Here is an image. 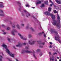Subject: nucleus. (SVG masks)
I'll return each instance as SVG.
<instances>
[{
    "instance_id": "nucleus-1",
    "label": "nucleus",
    "mask_w": 61,
    "mask_h": 61,
    "mask_svg": "<svg viewBox=\"0 0 61 61\" xmlns=\"http://www.w3.org/2000/svg\"><path fill=\"white\" fill-rule=\"evenodd\" d=\"M2 46L4 48H5L6 49V52H7L8 54L10 56H11L12 57H13V58H14L15 57V54H13L12 53L10 52V51H9V50L7 48V47H6V45H5V44H3L2 45Z\"/></svg>"
},
{
    "instance_id": "nucleus-2",
    "label": "nucleus",
    "mask_w": 61,
    "mask_h": 61,
    "mask_svg": "<svg viewBox=\"0 0 61 61\" xmlns=\"http://www.w3.org/2000/svg\"><path fill=\"white\" fill-rule=\"evenodd\" d=\"M57 18L58 20V22L59 23V24L57 23L56 20H54V22L52 23V24L54 25H56L58 26V25H59L60 24V17L59 16V15L58 14L57 15Z\"/></svg>"
},
{
    "instance_id": "nucleus-3",
    "label": "nucleus",
    "mask_w": 61,
    "mask_h": 61,
    "mask_svg": "<svg viewBox=\"0 0 61 61\" xmlns=\"http://www.w3.org/2000/svg\"><path fill=\"white\" fill-rule=\"evenodd\" d=\"M44 14L47 15H50L53 19H54L55 18V15H53L52 14L50 13L49 12H48V11H46L44 12Z\"/></svg>"
},
{
    "instance_id": "nucleus-4",
    "label": "nucleus",
    "mask_w": 61,
    "mask_h": 61,
    "mask_svg": "<svg viewBox=\"0 0 61 61\" xmlns=\"http://www.w3.org/2000/svg\"><path fill=\"white\" fill-rule=\"evenodd\" d=\"M25 52L28 53H32V52L31 51H25L24 50H22L21 51L22 54H24Z\"/></svg>"
},
{
    "instance_id": "nucleus-5",
    "label": "nucleus",
    "mask_w": 61,
    "mask_h": 61,
    "mask_svg": "<svg viewBox=\"0 0 61 61\" xmlns=\"http://www.w3.org/2000/svg\"><path fill=\"white\" fill-rule=\"evenodd\" d=\"M4 12L5 11L4 10H0V16L5 15Z\"/></svg>"
},
{
    "instance_id": "nucleus-6",
    "label": "nucleus",
    "mask_w": 61,
    "mask_h": 61,
    "mask_svg": "<svg viewBox=\"0 0 61 61\" xmlns=\"http://www.w3.org/2000/svg\"><path fill=\"white\" fill-rule=\"evenodd\" d=\"M35 42L36 41H29V44H30V45H34V44H35Z\"/></svg>"
},
{
    "instance_id": "nucleus-7",
    "label": "nucleus",
    "mask_w": 61,
    "mask_h": 61,
    "mask_svg": "<svg viewBox=\"0 0 61 61\" xmlns=\"http://www.w3.org/2000/svg\"><path fill=\"white\" fill-rule=\"evenodd\" d=\"M18 35H19V36H20V37L22 39H23L24 40H26V39H26V38H24L22 36V35H21V34L20 33H19L18 34Z\"/></svg>"
},
{
    "instance_id": "nucleus-8",
    "label": "nucleus",
    "mask_w": 61,
    "mask_h": 61,
    "mask_svg": "<svg viewBox=\"0 0 61 61\" xmlns=\"http://www.w3.org/2000/svg\"><path fill=\"white\" fill-rule=\"evenodd\" d=\"M22 46V44L21 43H19L18 45H16V47H21Z\"/></svg>"
},
{
    "instance_id": "nucleus-9",
    "label": "nucleus",
    "mask_w": 61,
    "mask_h": 61,
    "mask_svg": "<svg viewBox=\"0 0 61 61\" xmlns=\"http://www.w3.org/2000/svg\"><path fill=\"white\" fill-rule=\"evenodd\" d=\"M38 51L39 53V54L40 56H42L43 55V54L41 52V50H40L39 49Z\"/></svg>"
},
{
    "instance_id": "nucleus-10",
    "label": "nucleus",
    "mask_w": 61,
    "mask_h": 61,
    "mask_svg": "<svg viewBox=\"0 0 61 61\" xmlns=\"http://www.w3.org/2000/svg\"><path fill=\"white\" fill-rule=\"evenodd\" d=\"M55 0V1H56V2H57V3H58V4H61V0H60L59 1L58 0Z\"/></svg>"
},
{
    "instance_id": "nucleus-11",
    "label": "nucleus",
    "mask_w": 61,
    "mask_h": 61,
    "mask_svg": "<svg viewBox=\"0 0 61 61\" xmlns=\"http://www.w3.org/2000/svg\"><path fill=\"white\" fill-rule=\"evenodd\" d=\"M36 5L37 6H38V0H36Z\"/></svg>"
},
{
    "instance_id": "nucleus-12",
    "label": "nucleus",
    "mask_w": 61,
    "mask_h": 61,
    "mask_svg": "<svg viewBox=\"0 0 61 61\" xmlns=\"http://www.w3.org/2000/svg\"><path fill=\"white\" fill-rule=\"evenodd\" d=\"M16 32V30H13V31L12 32V34L13 35H15V34H14V33L15 32Z\"/></svg>"
},
{
    "instance_id": "nucleus-13",
    "label": "nucleus",
    "mask_w": 61,
    "mask_h": 61,
    "mask_svg": "<svg viewBox=\"0 0 61 61\" xmlns=\"http://www.w3.org/2000/svg\"><path fill=\"white\" fill-rule=\"evenodd\" d=\"M52 9V8H50L49 7L48 9V11L49 12H50L51 11V10Z\"/></svg>"
},
{
    "instance_id": "nucleus-14",
    "label": "nucleus",
    "mask_w": 61,
    "mask_h": 61,
    "mask_svg": "<svg viewBox=\"0 0 61 61\" xmlns=\"http://www.w3.org/2000/svg\"><path fill=\"white\" fill-rule=\"evenodd\" d=\"M48 3V2L47 1H45V4H46V5H47Z\"/></svg>"
},
{
    "instance_id": "nucleus-15",
    "label": "nucleus",
    "mask_w": 61,
    "mask_h": 61,
    "mask_svg": "<svg viewBox=\"0 0 61 61\" xmlns=\"http://www.w3.org/2000/svg\"><path fill=\"white\" fill-rule=\"evenodd\" d=\"M55 40H58V39H59V37H55Z\"/></svg>"
},
{
    "instance_id": "nucleus-16",
    "label": "nucleus",
    "mask_w": 61,
    "mask_h": 61,
    "mask_svg": "<svg viewBox=\"0 0 61 61\" xmlns=\"http://www.w3.org/2000/svg\"><path fill=\"white\" fill-rule=\"evenodd\" d=\"M2 56H0V61H2Z\"/></svg>"
},
{
    "instance_id": "nucleus-17",
    "label": "nucleus",
    "mask_w": 61,
    "mask_h": 61,
    "mask_svg": "<svg viewBox=\"0 0 61 61\" xmlns=\"http://www.w3.org/2000/svg\"><path fill=\"white\" fill-rule=\"evenodd\" d=\"M25 6L26 7H30V6L29 5H28V4H27L25 5Z\"/></svg>"
},
{
    "instance_id": "nucleus-18",
    "label": "nucleus",
    "mask_w": 61,
    "mask_h": 61,
    "mask_svg": "<svg viewBox=\"0 0 61 61\" xmlns=\"http://www.w3.org/2000/svg\"><path fill=\"white\" fill-rule=\"evenodd\" d=\"M30 13H28L27 14V17H28V16H30Z\"/></svg>"
},
{
    "instance_id": "nucleus-19",
    "label": "nucleus",
    "mask_w": 61,
    "mask_h": 61,
    "mask_svg": "<svg viewBox=\"0 0 61 61\" xmlns=\"http://www.w3.org/2000/svg\"><path fill=\"white\" fill-rule=\"evenodd\" d=\"M54 7H55V8H56V9H59V7H56V5H54Z\"/></svg>"
},
{
    "instance_id": "nucleus-20",
    "label": "nucleus",
    "mask_w": 61,
    "mask_h": 61,
    "mask_svg": "<svg viewBox=\"0 0 61 61\" xmlns=\"http://www.w3.org/2000/svg\"><path fill=\"white\" fill-rule=\"evenodd\" d=\"M53 12L54 14H56L57 13V11L56 10H54L53 11Z\"/></svg>"
},
{
    "instance_id": "nucleus-21",
    "label": "nucleus",
    "mask_w": 61,
    "mask_h": 61,
    "mask_svg": "<svg viewBox=\"0 0 61 61\" xmlns=\"http://www.w3.org/2000/svg\"><path fill=\"white\" fill-rule=\"evenodd\" d=\"M4 5H0V7H4Z\"/></svg>"
},
{
    "instance_id": "nucleus-22",
    "label": "nucleus",
    "mask_w": 61,
    "mask_h": 61,
    "mask_svg": "<svg viewBox=\"0 0 61 61\" xmlns=\"http://www.w3.org/2000/svg\"><path fill=\"white\" fill-rule=\"evenodd\" d=\"M39 47H40L41 48H43V46H39Z\"/></svg>"
},
{
    "instance_id": "nucleus-23",
    "label": "nucleus",
    "mask_w": 61,
    "mask_h": 61,
    "mask_svg": "<svg viewBox=\"0 0 61 61\" xmlns=\"http://www.w3.org/2000/svg\"><path fill=\"white\" fill-rule=\"evenodd\" d=\"M45 6V5H44V4H43L41 5V7H44Z\"/></svg>"
},
{
    "instance_id": "nucleus-24",
    "label": "nucleus",
    "mask_w": 61,
    "mask_h": 61,
    "mask_svg": "<svg viewBox=\"0 0 61 61\" xmlns=\"http://www.w3.org/2000/svg\"><path fill=\"white\" fill-rule=\"evenodd\" d=\"M17 26L18 28L19 29V25H18V24L17 25Z\"/></svg>"
},
{
    "instance_id": "nucleus-25",
    "label": "nucleus",
    "mask_w": 61,
    "mask_h": 61,
    "mask_svg": "<svg viewBox=\"0 0 61 61\" xmlns=\"http://www.w3.org/2000/svg\"><path fill=\"white\" fill-rule=\"evenodd\" d=\"M28 36L29 37H32V36L31 35H28Z\"/></svg>"
},
{
    "instance_id": "nucleus-26",
    "label": "nucleus",
    "mask_w": 61,
    "mask_h": 61,
    "mask_svg": "<svg viewBox=\"0 0 61 61\" xmlns=\"http://www.w3.org/2000/svg\"><path fill=\"white\" fill-rule=\"evenodd\" d=\"M18 4H19V5H21V3H20V2H19V1L18 2Z\"/></svg>"
},
{
    "instance_id": "nucleus-27",
    "label": "nucleus",
    "mask_w": 61,
    "mask_h": 61,
    "mask_svg": "<svg viewBox=\"0 0 61 61\" xmlns=\"http://www.w3.org/2000/svg\"><path fill=\"white\" fill-rule=\"evenodd\" d=\"M49 1H50V2H51V4H53V2H52L51 0H49Z\"/></svg>"
},
{
    "instance_id": "nucleus-28",
    "label": "nucleus",
    "mask_w": 61,
    "mask_h": 61,
    "mask_svg": "<svg viewBox=\"0 0 61 61\" xmlns=\"http://www.w3.org/2000/svg\"><path fill=\"white\" fill-rule=\"evenodd\" d=\"M7 39L9 41H10V39L9 38H7Z\"/></svg>"
},
{
    "instance_id": "nucleus-29",
    "label": "nucleus",
    "mask_w": 61,
    "mask_h": 61,
    "mask_svg": "<svg viewBox=\"0 0 61 61\" xmlns=\"http://www.w3.org/2000/svg\"><path fill=\"white\" fill-rule=\"evenodd\" d=\"M49 47L50 48H52V46L51 45H50L49 46Z\"/></svg>"
},
{
    "instance_id": "nucleus-30",
    "label": "nucleus",
    "mask_w": 61,
    "mask_h": 61,
    "mask_svg": "<svg viewBox=\"0 0 61 61\" xmlns=\"http://www.w3.org/2000/svg\"><path fill=\"white\" fill-rule=\"evenodd\" d=\"M25 48L26 49H29V48H28V47H26Z\"/></svg>"
},
{
    "instance_id": "nucleus-31",
    "label": "nucleus",
    "mask_w": 61,
    "mask_h": 61,
    "mask_svg": "<svg viewBox=\"0 0 61 61\" xmlns=\"http://www.w3.org/2000/svg\"><path fill=\"white\" fill-rule=\"evenodd\" d=\"M10 29V28L9 27H8L7 28V30H9Z\"/></svg>"
},
{
    "instance_id": "nucleus-32",
    "label": "nucleus",
    "mask_w": 61,
    "mask_h": 61,
    "mask_svg": "<svg viewBox=\"0 0 61 61\" xmlns=\"http://www.w3.org/2000/svg\"><path fill=\"white\" fill-rule=\"evenodd\" d=\"M44 37H46V35H45V34H44Z\"/></svg>"
},
{
    "instance_id": "nucleus-33",
    "label": "nucleus",
    "mask_w": 61,
    "mask_h": 61,
    "mask_svg": "<svg viewBox=\"0 0 61 61\" xmlns=\"http://www.w3.org/2000/svg\"><path fill=\"white\" fill-rule=\"evenodd\" d=\"M58 41H59V42L60 43H61V41H60V40H58Z\"/></svg>"
},
{
    "instance_id": "nucleus-34",
    "label": "nucleus",
    "mask_w": 61,
    "mask_h": 61,
    "mask_svg": "<svg viewBox=\"0 0 61 61\" xmlns=\"http://www.w3.org/2000/svg\"><path fill=\"white\" fill-rule=\"evenodd\" d=\"M53 5V3L52 4H51L50 5V6H52V5Z\"/></svg>"
},
{
    "instance_id": "nucleus-35",
    "label": "nucleus",
    "mask_w": 61,
    "mask_h": 61,
    "mask_svg": "<svg viewBox=\"0 0 61 61\" xmlns=\"http://www.w3.org/2000/svg\"><path fill=\"white\" fill-rule=\"evenodd\" d=\"M42 44L43 45H44V44H45V43L44 42L42 43Z\"/></svg>"
},
{
    "instance_id": "nucleus-36",
    "label": "nucleus",
    "mask_w": 61,
    "mask_h": 61,
    "mask_svg": "<svg viewBox=\"0 0 61 61\" xmlns=\"http://www.w3.org/2000/svg\"><path fill=\"white\" fill-rule=\"evenodd\" d=\"M41 3V1H38V4H40Z\"/></svg>"
},
{
    "instance_id": "nucleus-37",
    "label": "nucleus",
    "mask_w": 61,
    "mask_h": 61,
    "mask_svg": "<svg viewBox=\"0 0 61 61\" xmlns=\"http://www.w3.org/2000/svg\"><path fill=\"white\" fill-rule=\"evenodd\" d=\"M30 29H31V30H33V28L32 27H31L30 28Z\"/></svg>"
},
{
    "instance_id": "nucleus-38",
    "label": "nucleus",
    "mask_w": 61,
    "mask_h": 61,
    "mask_svg": "<svg viewBox=\"0 0 61 61\" xmlns=\"http://www.w3.org/2000/svg\"><path fill=\"white\" fill-rule=\"evenodd\" d=\"M23 45H26V43H23Z\"/></svg>"
},
{
    "instance_id": "nucleus-39",
    "label": "nucleus",
    "mask_w": 61,
    "mask_h": 61,
    "mask_svg": "<svg viewBox=\"0 0 61 61\" xmlns=\"http://www.w3.org/2000/svg\"><path fill=\"white\" fill-rule=\"evenodd\" d=\"M33 56H34V57L35 58H36V57L35 56V54H33Z\"/></svg>"
},
{
    "instance_id": "nucleus-40",
    "label": "nucleus",
    "mask_w": 61,
    "mask_h": 61,
    "mask_svg": "<svg viewBox=\"0 0 61 61\" xmlns=\"http://www.w3.org/2000/svg\"><path fill=\"white\" fill-rule=\"evenodd\" d=\"M24 12H26V10H24Z\"/></svg>"
},
{
    "instance_id": "nucleus-41",
    "label": "nucleus",
    "mask_w": 61,
    "mask_h": 61,
    "mask_svg": "<svg viewBox=\"0 0 61 61\" xmlns=\"http://www.w3.org/2000/svg\"><path fill=\"white\" fill-rule=\"evenodd\" d=\"M57 53L56 52H55V53H53V55H55L56 54H57Z\"/></svg>"
},
{
    "instance_id": "nucleus-42",
    "label": "nucleus",
    "mask_w": 61,
    "mask_h": 61,
    "mask_svg": "<svg viewBox=\"0 0 61 61\" xmlns=\"http://www.w3.org/2000/svg\"><path fill=\"white\" fill-rule=\"evenodd\" d=\"M21 26H24V24H21Z\"/></svg>"
},
{
    "instance_id": "nucleus-43",
    "label": "nucleus",
    "mask_w": 61,
    "mask_h": 61,
    "mask_svg": "<svg viewBox=\"0 0 61 61\" xmlns=\"http://www.w3.org/2000/svg\"><path fill=\"white\" fill-rule=\"evenodd\" d=\"M15 60L16 61H19L17 59H15Z\"/></svg>"
},
{
    "instance_id": "nucleus-44",
    "label": "nucleus",
    "mask_w": 61,
    "mask_h": 61,
    "mask_svg": "<svg viewBox=\"0 0 61 61\" xmlns=\"http://www.w3.org/2000/svg\"><path fill=\"white\" fill-rule=\"evenodd\" d=\"M50 44H51V45H52V43L51 42H49Z\"/></svg>"
},
{
    "instance_id": "nucleus-45",
    "label": "nucleus",
    "mask_w": 61,
    "mask_h": 61,
    "mask_svg": "<svg viewBox=\"0 0 61 61\" xmlns=\"http://www.w3.org/2000/svg\"><path fill=\"white\" fill-rule=\"evenodd\" d=\"M3 34H4V35H5V34H6V33H5V32H4V33H3Z\"/></svg>"
},
{
    "instance_id": "nucleus-46",
    "label": "nucleus",
    "mask_w": 61,
    "mask_h": 61,
    "mask_svg": "<svg viewBox=\"0 0 61 61\" xmlns=\"http://www.w3.org/2000/svg\"><path fill=\"white\" fill-rule=\"evenodd\" d=\"M2 26H5V25H4V24H2Z\"/></svg>"
},
{
    "instance_id": "nucleus-47",
    "label": "nucleus",
    "mask_w": 61,
    "mask_h": 61,
    "mask_svg": "<svg viewBox=\"0 0 61 61\" xmlns=\"http://www.w3.org/2000/svg\"><path fill=\"white\" fill-rule=\"evenodd\" d=\"M29 26H27L26 27L27 28H28V27Z\"/></svg>"
},
{
    "instance_id": "nucleus-48",
    "label": "nucleus",
    "mask_w": 61,
    "mask_h": 61,
    "mask_svg": "<svg viewBox=\"0 0 61 61\" xmlns=\"http://www.w3.org/2000/svg\"><path fill=\"white\" fill-rule=\"evenodd\" d=\"M52 61H54V59H52Z\"/></svg>"
},
{
    "instance_id": "nucleus-49",
    "label": "nucleus",
    "mask_w": 61,
    "mask_h": 61,
    "mask_svg": "<svg viewBox=\"0 0 61 61\" xmlns=\"http://www.w3.org/2000/svg\"><path fill=\"white\" fill-rule=\"evenodd\" d=\"M55 34H56L57 35L58 34V33L57 32H56L55 33Z\"/></svg>"
},
{
    "instance_id": "nucleus-50",
    "label": "nucleus",
    "mask_w": 61,
    "mask_h": 61,
    "mask_svg": "<svg viewBox=\"0 0 61 61\" xmlns=\"http://www.w3.org/2000/svg\"><path fill=\"white\" fill-rule=\"evenodd\" d=\"M13 47H14V48H15V46H13Z\"/></svg>"
},
{
    "instance_id": "nucleus-51",
    "label": "nucleus",
    "mask_w": 61,
    "mask_h": 61,
    "mask_svg": "<svg viewBox=\"0 0 61 61\" xmlns=\"http://www.w3.org/2000/svg\"><path fill=\"white\" fill-rule=\"evenodd\" d=\"M43 33H44V32H42V33L41 34V35H42V34H43Z\"/></svg>"
},
{
    "instance_id": "nucleus-52",
    "label": "nucleus",
    "mask_w": 61,
    "mask_h": 61,
    "mask_svg": "<svg viewBox=\"0 0 61 61\" xmlns=\"http://www.w3.org/2000/svg\"><path fill=\"white\" fill-rule=\"evenodd\" d=\"M39 25H40V26H41L40 25V23L39 22Z\"/></svg>"
},
{
    "instance_id": "nucleus-53",
    "label": "nucleus",
    "mask_w": 61,
    "mask_h": 61,
    "mask_svg": "<svg viewBox=\"0 0 61 61\" xmlns=\"http://www.w3.org/2000/svg\"><path fill=\"white\" fill-rule=\"evenodd\" d=\"M51 60H52V59L51 58L50 59V61H51Z\"/></svg>"
},
{
    "instance_id": "nucleus-54",
    "label": "nucleus",
    "mask_w": 61,
    "mask_h": 61,
    "mask_svg": "<svg viewBox=\"0 0 61 61\" xmlns=\"http://www.w3.org/2000/svg\"><path fill=\"white\" fill-rule=\"evenodd\" d=\"M0 4H3V2H0Z\"/></svg>"
},
{
    "instance_id": "nucleus-55",
    "label": "nucleus",
    "mask_w": 61,
    "mask_h": 61,
    "mask_svg": "<svg viewBox=\"0 0 61 61\" xmlns=\"http://www.w3.org/2000/svg\"><path fill=\"white\" fill-rule=\"evenodd\" d=\"M49 54L50 55H51V52H49Z\"/></svg>"
},
{
    "instance_id": "nucleus-56",
    "label": "nucleus",
    "mask_w": 61,
    "mask_h": 61,
    "mask_svg": "<svg viewBox=\"0 0 61 61\" xmlns=\"http://www.w3.org/2000/svg\"><path fill=\"white\" fill-rule=\"evenodd\" d=\"M32 17H33V18H35V17H34V16H32Z\"/></svg>"
},
{
    "instance_id": "nucleus-57",
    "label": "nucleus",
    "mask_w": 61,
    "mask_h": 61,
    "mask_svg": "<svg viewBox=\"0 0 61 61\" xmlns=\"http://www.w3.org/2000/svg\"><path fill=\"white\" fill-rule=\"evenodd\" d=\"M57 59H59V57H57Z\"/></svg>"
},
{
    "instance_id": "nucleus-58",
    "label": "nucleus",
    "mask_w": 61,
    "mask_h": 61,
    "mask_svg": "<svg viewBox=\"0 0 61 61\" xmlns=\"http://www.w3.org/2000/svg\"><path fill=\"white\" fill-rule=\"evenodd\" d=\"M13 26V28H14V27H15V26Z\"/></svg>"
},
{
    "instance_id": "nucleus-59",
    "label": "nucleus",
    "mask_w": 61,
    "mask_h": 61,
    "mask_svg": "<svg viewBox=\"0 0 61 61\" xmlns=\"http://www.w3.org/2000/svg\"><path fill=\"white\" fill-rule=\"evenodd\" d=\"M48 39H50V38L49 37H48Z\"/></svg>"
},
{
    "instance_id": "nucleus-60",
    "label": "nucleus",
    "mask_w": 61,
    "mask_h": 61,
    "mask_svg": "<svg viewBox=\"0 0 61 61\" xmlns=\"http://www.w3.org/2000/svg\"><path fill=\"white\" fill-rule=\"evenodd\" d=\"M32 8H33V9H34V8H35V7H32Z\"/></svg>"
},
{
    "instance_id": "nucleus-61",
    "label": "nucleus",
    "mask_w": 61,
    "mask_h": 61,
    "mask_svg": "<svg viewBox=\"0 0 61 61\" xmlns=\"http://www.w3.org/2000/svg\"><path fill=\"white\" fill-rule=\"evenodd\" d=\"M55 61H57V60L56 59H55Z\"/></svg>"
},
{
    "instance_id": "nucleus-62",
    "label": "nucleus",
    "mask_w": 61,
    "mask_h": 61,
    "mask_svg": "<svg viewBox=\"0 0 61 61\" xmlns=\"http://www.w3.org/2000/svg\"><path fill=\"white\" fill-rule=\"evenodd\" d=\"M9 61H12V60H9Z\"/></svg>"
},
{
    "instance_id": "nucleus-63",
    "label": "nucleus",
    "mask_w": 61,
    "mask_h": 61,
    "mask_svg": "<svg viewBox=\"0 0 61 61\" xmlns=\"http://www.w3.org/2000/svg\"><path fill=\"white\" fill-rule=\"evenodd\" d=\"M59 61H61V59H60V60H59Z\"/></svg>"
},
{
    "instance_id": "nucleus-64",
    "label": "nucleus",
    "mask_w": 61,
    "mask_h": 61,
    "mask_svg": "<svg viewBox=\"0 0 61 61\" xmlns=\"http://www.w3.org/2000/svg\"><path fill=\"white\" fill-rule=\"evenodd\" d=\"M2 55H3V53H2Z\"/></svg>"
}]
</instances>
